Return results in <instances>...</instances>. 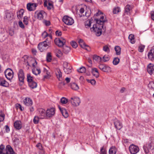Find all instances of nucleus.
<instances>
[{
  "label": "nucleus",
  "mask_w": 154,
  "mask_h": 154,
  "mask_svg": "<svg viewBox=\"0 0 154 154\" xmlns=\"http://www.w3.org/2000/svg\"><path fill=\"white\" fill-rule=\"evenodd\" d=\"M99 16L100 18H96L95 20L96 23L94 25L93 27L91 29L92 31L95 33L96 35L100 36L102 33V29H103V24L107 21L106 17L100 11H98L94 15V17Z\"/></svg>",
  "instance_id": "1"
},
{
  "label": "nucleus",
  "mask_w": 154,
  "mask_h": 154,
  "mask_svg": "<svg viewBox=\"0 0 154 154\" xmlns=\"http://www.w3.org/2000/svg\"><path fill=\"white\" fill-rule=\"evenodd\" d=\"M49 43L45 41L44 42L40 43L38 45V47L39 50L41 52H43L46 50L49 46Z\"/></svg>",
  "instance_id": "2"
},
{
  "label": "nucleus",
  "mask_w": 154,
  "mask_h": 154,
  "mask_svg": "<svg viewBox=\"0 0 154 154\" xmlns=\"http://www.w3.org/2000/svg\"><path fill=\"white\" fill-rule=\"evenodd\" d=\"M143 149L146 154L148 153L149 150L154 149V146L151 142H148L143 146Z\"/></svg>",
  "instance_id": "3"
},
{
  "label": "nucleus",
  "mask_w": 154,
  "mask_h": 154,
  "mask_svg": "<svg viewBox=\"0 0 154 154\" xmlns=\"http://www.w3.org/2000/svg\"><path fill=\"white\" fill-rule=\"evenodd\" d=\"M66 42V40L63 37L56 38L54 40L55 43L60 47H62Z\"/></svg>",
  "instance_id": "4"
},
{
  "label": "nucleus",
  "mask_w": 154,
  "mask_h": 154,
  "mask_svg": "<svg viewBox=\"0 0 154 154\" xmlns=\"http://www.w3.org/2000/svg\"><path fill=\"white\" fill-rule=\"evenodd\" d=\"M69 102L73 106H78L80 104V100L79 97H71L70 99L69 100Z\"/></svg>",
  "instance_id": "5"
},
{
  "label": "nucleus",
  "mask_w": 154,
  "mask_h": 154,
  "mask_svg": "<svg viewBox=\"0 0 154 154\" xmlns=\"http://www.w3.org/2000/svg\"><path fill=\"white\" fill-rule=\"evenodd\" d=\"M63 21L68 25H72L74 23L73 19L67 16H64L62 19Z\"/></svg>",
  "instance_id": "6"
},
{
  "label": "nucleus",
  "mask_w": 154,
  "mask_h": 154,
  "mask_svg": "<svg viewBox=\"0 0 154 154\" xmlns=\"http://www.w3.org/2000/svg\"><path fill=\"white\" fill-rule=\"evenodd\" d=\"M63 66V70L66 73L68 74L71 72L72 67L67 62H64Z\"/></svg>",
  "instance_id": "7"
},
{
  "label": "nucleus",
  "mask_w": 154,
  "mask_h": 154,
  "mask_svg": "<svg viewBox=\"0 0 154 154\" xmlns=\"http://www.w3.org/2000/svg\"><path fill=\"white\" fill-rule=\"evenodd\" d=\"M5 74L7 79L11 80L13 77V72L11 69H7L5 72Z\"/></svg>",
  "instance_id": "8"
},
{
  "label": "nucleus",
  "mask_w": 154,
  "mask_h": 154,
  "mask_svg": "<svg viewBox=\"0 0 154 154\" xmlns=\"http://www.w3.org/2000/svg\"><path fill=\"white\" fill-rule=\"evenodd\" d=\"M129 150L131 154H136L139 151V149L138 146L132 144L130 146Z\"/></svg>",
  "instance_id": "9"
},
{
  "label": "nucleus",
  "mask_w": 154,
  "mask_h": 154,
  "mask_svg": "<svg viewBox=\"0 0 154 154\" xmlns=\"http://www.w3.org/2000/svg\"><path fill=\"white\" fill-rule=\"evenodd\" d=\"M37 112L40 119H46V112L45 110L43 109L39 108L37 109Z\"/></svg>",
  "instance_id": "10"
},
{
  "label": "nucleus",
  "mask_w": 154,
  "mask_h": 154,
  "mask_svg": "<svg viewBox=\"0 0 154 154\" xmlns=\"http://www.w3.org/2000/svg\"><path fill=\"white\" fill-rule=\"evenodd\" d=\"M19 81L20 82L23 83L25 78L24 73L22 69H19L17 73Z\"/></svg>",
  "instance_id": "11"
},
{
  "label": "nucleus",
  "mask_w": 154,
  "mask_h": 154,
  "mask_svg": "<svg viewBox=\"0 0 154 154\" xmlns=\"http://www.w3.org/2000/svg\"><path fill=\"white\" fill-rule=\"evenodd\" d=\"M55 113V109L52 108L47 110L46 111V119L50 118L53 116Z\"/></svg>",
  "instance_id": "12"
},
{
  "label": "nucleus",
  "mask_w": 154,
  "mask_h": 154,
  "mask_svg": "<svg viewBox=\"0 0 154 154\" xmlns=\"http://www.w3.org/2000/svg\"><path fill=\"white\" fill-rule=\"evenodd\" d=\"M37 4L36 3H29L27 4L26 8L29 11H34L36 9Z\"/></svg>",
  "instance_id": "13"
},
{
  "label": "nucleus",
  "mask_w": 154,
  "mask_h": 154,
  "mask_svg": "<svg viewBox=\"0 0 154 154\" xmlns=\"http://www.w3.org/2000/svg\"><path fill=\"white\" fill-rule=\"evenodd\" d=\"M45 14V13L43 11H37L35 12V16L36 17L38 20H42Z\"/></svg>",
  "instance_id": "14"
},
{
  "label": "nucleus",
  "mask_w": 154,
  "mask_h": 154,
  "mask_svg": "<svg viewBox=\"0 0 154 154\" xmlns=\"http://www.w3.org/2000/svg\"><path fill=\"white\" fill-rule=\"evenodd\" d=\"M99 68L103 71L108 72L110 71V68L105 64H100L99 66Z\"/></svg>",
  "instance_id": "15"
},
{
  "label": "nucleus",
  "mask_w": 154,
  "mask_h": 154,
  "mask_svg": "<svg viewBox=\"0 0 154 154\" xmlns=\"http://www.w3.org/2000/svg\"><path fill=\"white\" fill-rule=\"evenodd\" d=\"M78 42L79 45L82 48L88 51L90 50V47L88 45L85 44L83 40L82 39H79Z\"/></svg>",
  "instance_id": "16"
},
{
  "label": "nucleus",
  "mask_w": 154,
  "mask_h": 154,
  "mask_svg": "<svg viewBox=\"0 0 154 154\" xmlns=\"http://www.w3.org/2000/svg\"><path fill=\"white\" fill-rule=\"evenodd\" d=\"M114 123L115 128L117 130H120L123 127L122 123L117 119L115 120Z\"/></svg>",
  "instance_id": "17"
},
{
  "label": "nucleus",
  "mask_w": 154,
  "mask_h": 154,
  "mask_svg": "<svg viewBox=\"0 0 154 154\" xmlns=\"http://www.w3.org/2000/svg\"><path fill=\"white\" fill-rule=\"evenodd\" d=\"M133 8V6L132 5H127L125 8V14L127 15H130V12Z\"/></svg>",
  "instance_id": "18"
},
{
  "label": "nucleus",
  "mask_w": 154,
  "mask_h": 154,
  "mask_svg": "<svg viewBox=\"0 0 154 154\" xmlns=\"http://www.w3.org/2000/svg\"><path fill=\"white\" fill-rule=\"evenodd\" d=\"M149 58L151 60H154V46L152 47L148 54Z\"/></svg>",
  "instance_id": "19"
},
{
  "label": "nucleus",
  "mask_w": 154,
  "mask_h": 154,
  "mask_svg": "<svg viewBox=\"0 0 154 154\" xmlns=\"http://www.w3.org/2000/svg\"><path fill=\"white\" fill-rule=\"evenodd\" d=\"M0 85L8 87L9 86V84L8 82L4 79L1 78L0 79Z\"/></svg>",
  "instance_id": "20"
},
{
  "label": "nucleus",
  "mask_w": 154,
  "mask_h": 154,
  "mask_svg": "<svg viewBox=\"0 0 154 154\" xmlns=\"http://www.w3.org/2000/svg\"><path fill=\"white\" fill-rule=\"evenodd\" d=\"M24 104L26 106H31L32 104V100L29 98H26L23 100Z\"/></svg>",
  "instance_id": "21"
},
{
  "label": "nucleus",
  "mask_w": 154,
  "mask_h": 154,
  "mask_svg": "<svg viewBox=\"0 0 154 154\" xmlns=\"http://www.w3.org/2000/svg\"><path fill=\"white\" fill-rule=\"evenodd\" d=\"M14 126L17 129L19 130L21 128V123L20 121H15L14 123Z\"/></svg>",
  "instance_id": "22"
},
{
  "label": "nucleus",
  "mask_w": 154,
  "mask_h": 154,
  "mask_svg": "<svg viewBox=\"0 0 154 154\" xmlns=\"http://www.w3.org/2000/svg\"><path fill=\"white\" fill-rule=\"evenodd\" d=\"M56 74L58 80L60 81H62V73L60 69H57L56 70Z\"/></svg>",
  "instance_id": "23"
},
{
  "label": "nucleus",
  "mask_w": 154,
  "mask_h": 154,
  "mask_svg": "<svg viewBox=\"0 0 154 154\" xmlns=\"http://www.w3.org/2000/svg\"><path fill=\"white\" fill-rule=\"evenodd\" d=\"M91 72L93 75L96 78H98L99 77V73L97 68H92Z\"/></svg>",
  "instance_id": "24"
},
{
  "label": "nucleus",
  "mask_w": 154,
  "mask_h": 154,
  "mask_svg": "<svg viewBox=\"0 0 154 154\" xmlns=\"http://www.w3.org/2000/svg\"><path fill=\"white\" fill-rule=\"evenodd\" d=\"M154 68H153V65L151 63L149 64L147 66V71L150 74H152V71L153 70Z\"/></svg>",
  "instance_id": "25"
},
{
  "label": "nucleus",
  "mask_w": 154,
  "mask_h": 154,
  "mask_svg": "<svg viewBox=\"0 0 154 154\" xmlns=\"http://www.w3.org/2000/svg\"><path fill=\"white\" fill-rule=\"evenodd\" d=\"M6 152L8 153H12V154H13L14 153L13 149L10 145H7L6 147L5 148Z\"/></svg>",
  "instance_id": "26"
},
{
  "label": "nucleus",
  "mask_w": 154,
  "mask_h": 154,
  "mask_svg": "<svg viewBox=\"0 0 154 154\" xmlns=\"http://www.w3.org/2000/svg\"><path fill=\"white\" fill-rule=\"evenodd\" d=\"M93 60L94 61L100 63L102 61V58L100 57L97 55H94L93 57Z\"/></svg>",
  "instance_id": "27"
},
{
  "label": "nucleus",
  "mask_w": 154,
  "mask_h": 154,
  "mask_svg": "<svg viewBox=\"0 0 154 154\" xmlns=\"http://www.w3.org/2000/svg\"><path fill=\"white\" fill-rule=\"evenodd\" d=\"M60 111L63 116L65 118H67L68 116V114L67 111L65 109H60Z\"/></svg>",
  "instance_id": "28"
},
{
  "label": "nucleus",
  "mask_w": 154,
  "mask_h": 154,
  "mask_svg": "<svg viewBox=\"0 0 154 154\" xmlns=\"http://www.w3.org/2000/svg\"><path fill=\"white\" fill-rule=\"evenodd\" d=\"M24 10L23 9H21L17 13V17L19 19H20L22 18Z\"/></svg>",
  "instance_id": "29"
},
{
  "label": "nucleus",
  "mask_w": 154,
  "mask_h": 154,
  "mask_svg": "<svg viewBox=\"0 0 154 154\" xmlns=\"http://www.w3.org/2000/svg\"><path fill=\"white\" fill-rule=\"evenodd\" d=\"M70 87L72 89L75 90H77L79 88L78 85L74 83H71Z\"/></svg>",
  "instance_id": "30"
},
{
  "label": "nucleus",
  "mask_w": 154,
  "mask_h": 154,
  "mask_svg": "<svg viewBox=\"0 0 154 154\" xmlns=\"http://www.w3.org/2000/svg\"><path fill=\"white\" fill-rule=\"evenodd\" d=\"M28 84L29 87L32 89L35 88L37 86V83L34 81L29 82Z\"/></svg>",
  "instance_id": "31"
},
{
  "label": "nucleus",
  "mask_w": 154,
  "mask_h": 154,
  "mask_svg": "<svg viewBox=\"0 0 154 154\" xmlns=\"http://www.w3.org/2000/svg\"><path fill=\"white\" fill-rule=\"evenodd\" d=\"M32 72L33 74L36 75L39 74L41 73V70L39 68H34L32 69Z\"/></svg>",
  "instance_id": "32"
},
{
  "label": "nucleus",
  "mask_w": 154,
  "mask_h": 154,
  "mask_svg": "<svg viewBox=\"0 0 154 154\" xmlns=\"http://www.w3.org/2000/svg\"><path fill=\"white\" fill-rule=\"evenodd\" d=\"M109 154H116V149L115 146H112L109 150Z\"/></svg>",
  "instance_id": "33"
},
{
  "label": "nucleus",
  "mask_w": 154,
  "mask_h": 154,
  "mask_svg": "<svg viewBox=\"0 0 154 154\" xmlns=\"http://www.w3.org/2000/svg\"><path fill=\"white\" fill-rule=\"evenodd\" d=\"M70 51L69 47L67 46H65L63 48V52L66 54H67Z\"/></svg>",
  "instance_id": "34"
},
{
  "label": "nucleus",
  "mask_w": 154,
  "mask_h": 154,
  "mask_svg": "<svg viewBox=\"0 0 154 154\" xmlns=\"http://www.w3.org/2000/svg\"><path fill=\"white\" fill-rule=\"evenodd\" d=\"M115 50L116 55H120L121 54V48L119 46H116L115 47Z\"/></svg>",
  "instance_id": "35"
},
{
  "label": "nucleus",
  "mask_w": 154,
  "mask_h": 154,
  "mask_svg": "<svg viewBox=\"0 0 154 154\" xmlns=\"http://www.w3.org/2000/svg\"><path fill=\"white\" fill-rule=\"evenodd\" d=\"M44 72L46 74V75L44 76V78L45 79H49L50 77V73L49 72L47 69L45 68L44 69Z\"/></svg>",
  "instance_id": "36"
},
{
  "label": "nucleus",
  "mask_w": 154,
  "mask_h": 154,
  "mask_svg": "<svg viewBox=\"0 0 154 154\" xmlns=\"http://www.w3.org/2000/svg\"><path fill=\"white\" fill-rule=\"evenodd\" d=\"M60 102L63 104H65L69 102V100L67 99L66 98L63 97H62L60 100Z\"/></svg>",
  "instance_id": "37"
},
{
  "label": "nucleus",
  "mask_w": 154,
  "mask_h": 154,
  "mask_svg": "<svg viewBox=\"0 0 154 154\" xmlns=\"http://www.w3.org/2000/svg\"><path fill=\"white\" fill-rule=\"evenodd\" d=\"M27 80L29 83V82L33 81V78L31 76L30 74H28L27 75Z\"/></svg>",
  "instance_id": "38"
},
{
  "label": "nucleus",
  "mask_w": 154,
  "mask_h": 154,
  "mask_svg": "<svg viewBox=\"0 0 154 154\" xmlns=\"http://www.w3.org/2000/svg\"><path fill=\"white\" fill-rule=\"evenodd\" d=\"M128 38L130 40L131 43L134 44L135 42L134 35H133L132 34L130 35L128 37Z\"/></svg>",
  "instance_id": "39"
},
{
  "label": "nucleus",
  "mask_w": 154,
  "mask_h": 154,
  "mask_svg": "<svg viewBox=\"0 0 154 154\" xmlns=\"http://www.w3.org/2000/svg\"><path fill=\"white\" fill-rule=\"evenodd\" d=\"M46 60L48 62H50L52 58L51 53L48 52L47 54Z\"/></svg>",
  "instance_id": "40"
},
{
  "label": "nucleus",
  "mask_w": 154,
  "mask_h": 154,
  "mask_svg": "<svg viewBox=\"0 0 154 154\" xmlns=\"http://www.w3.org/2000/svg\"><path fill=\"white\" fill-rule=\"evenodd\" d=\"M119 61L120 60L118 57H115L113 60V64L114 65H117L119 63Z\"/></svg>",
  "instance_id": "41"
},
{
  "label": "nucleus",
  "mask_w": 154,
  "mask_h": 154,
  "mask_svg": "<svg viewBox=\"0 0 154 154\" xmlns=\"http://www.w3.org/2000/svg\"><path fill=\"white\" fill-rule=\"evenodd\" d=\"M121 11L120 8L119 7L115 8L113 9V12L114 14H116Z\"/></svg>",
  "instance_id": "42"
},
{
  "label": "nucleus",
  "mask_w": 154,
  "mask_h": 154,
  "mask_svg": "<svg viewBox=\"0 0 154 154\" xmlns=\"http://www.w3.org/2000/svg\"><path fill=\"white\" fill-rule=\"evenodd\" d=\"M77 71L79 72L85 73L86 71V69L84 67H82L78 69Z\"/></svg>",
  "instance_id": "43"
},
{
  "label": "nucleus",
  "mask_w": 154,
  "mask_h": 154,
  "mask_svg": "<svg viewBox=\"0 0 154 154\" xmlns=\"http://www.w3.org/2000/svg\"><path fill=\"white\" fill-rule=\"evenodd\" d=\"M39 121V118L38 116H35L33 120V122L35 124H37L38 123Z\"/></svg>",
  "instance_id": "44"
},
{
  "label": "nucleus",
  "mask_w": 154,
  "mask_h": 154,
  "mask_svg": "<svg viewBox=\"0 0 154 154\" xmlns=\"http://www.w3.org/2000/svg\"><path fill=\"white\" fill-rule=\"evenodd\" d=\"M87 81L88 83H90L92 85H94L96 83V82L94 79H87Z\"/></svg>",
  "instance_id": "45"
},
{
  "label": "nucleus",
  "mask_w": 154,
  "mask_h": 154,
  "mask_svg": "<svg viewBox=\"0 0 154 154\" xmlns=\"http://www.w3.org/2000/svg\"><path fill=\"white\" fill-rule=\"evenodd\" d=\"M23 23L26 25H27L28 24V17L25 16L23 17Z\"/></svg>",
  "instance_id": "46"
},
{
  "label": "nucleus",
  "mask_w": 154,
  "mask_h": 154,
  "mask_svg": "<svg viewBox=\"0 0 154 154\" xmlns=\"http://www.w3.org/2000/svg\"><path fill=\"white\" fill-rule=\"evenodd\" d=\"M103 60L104 62H106L109 60V57L107 55H105L103 57Z\"/></svg>",
  "instance_id": "47"
},
{
  "label": "nucleus",
  "mask_w": 154,
  "mask_h": 154,
  "mask_svg": "<svg viewBox=\"0 0 154 154\" xmlns=\"http://www.w3.org/2000/svg\"><path fill=\"white\" fill-rule=\"evenodd\" d=\"M103 50L105 52H109V49L107 45L104 46L103 47Z\"/></svg>",
  "instance_id": "48"
},
{
  "label": "nucleus",
  "mask_w": 154,
  "mask_h": 154,
  "mask_svg": "<svg viewBox=\"0 0 154 154\" xmlns=\"http://www.w3.org/2000/svg\"><path fill=\"white\" fill-rule=\"evenodd\" d=\"M71 45L73 48H76L77 47V45L76 43L74 41H72L70 43Z\"/></svg>",
  "instance_id": "49"
},
{
  "label": "nucleus",
  "mask_w": 154,
  "mask_h": 154,
  "mask_svg": "<svg viewBox=\"0 0 154 154\" xmlns=\"http://www.w3.org/2000/svg\"><path fill=\"white\" fill-rule=\"evenodd\" d=\"M46 7L48 10H50L53 7V5L51 2H50L47 5V6H46Z\"/></svg>",
  "instance_id": "50"
},
{
  "label": "nucleus",
  "mask_w": 154,
  "mask_h": 154,
  "mask_svg": "<svg viewBox=\"0 0 154 154\" xmlns=\"http://www.w3.org/2000/svg\"><path fill=\"white\" fill-rule=\"evenodd\" d=\"M145 46L143 45H141L139 47L138 51L140 52H142L144 50Z\"/></svg>",
  "instance_id": "51"
},
{
  "label": "nucleus",
  "mask_w": 154,
  "mask_h": 154,
  "mask_svg": "<svg viewBox=\"0 0 154 154\" xmlns=\"http://www.w3.org/2000/svg\"><path fill=\"white\" fill-rule=\"evenodd\" d=\"M100 154H106V152L104 147H103L100 149Z\"/></svg>",
  "instance_id": "52"
},
{
  "label": "nucleus",
  "mask_w": 154,
  "mask_h": 154,
  "mask_svg": "<svg viewBox=\"0 0 154 154\" xmlns=\"http://www.w3.org/2000/svg\"><path fill=\"white\" fill-rule=\"evenodd\" d=\"M43 22L46 26H49L51 24L49 20H45L43 21Z\"/></svg>",
  "instance_id": "53"
},
{
  "label": "nucleus",
  "mask_w": 154,
  "mask_h": 154,
  "mask_svg": "<svg viewBox=\"0 0 154 154\" xmlns=\"http://www.w3.org/2000/svg\"><path fill=\"white\" fill-rule=\"evenodd\" d=\"M36 146L40 150H43V147H42V144L40 143H38L36 145Z\"/></svg>",
  "instance_id": "54"
},
{
  "label": "nucleus",
  "mask_w": 154,
  "mask_h": 154,
  "mask_svg": "<svg viewBox=\"0 0 154 154\" xmlns=\"http://www.w3.org/2000/svg\"><path fill=\"white\" fill-rule=\"evenodd\" d=\"M91 25V22L90 21H88L86 22L85 23V26L86 28H89L90 27Z\"/></svg>",
  "instance_id": "55"
},
{
  "label": "nucleus",
  "mask_w": 154,
  "mask_h": 154,
  "mask_svg": "<svg viewBox=\"0 0 154 154\" xmlns=\"http://www.w3.org/2000/svg\"><path fill=\"white\" fill-rule=\"evenodd\" d=\"M5 149V146L2 144L0 146V154H2L3 150Z\"/></svg>",
  "instance_id": "56"
},
{
  "label": "nucleus",
  "mask_w": 154,
  "mask_h": 154,
  "mask_svg": "<svg viewBox=\"0 0 154 154\" xmlns=\"http://www.w3.org/2000/svg\"><path fill=\"white\" fill-rule=\"evenodd\" d=\"M148 86L150 88H154V82H150L148 84Z\"/></svg>",
  "instance_id": "57"
},
{
  "label": "nucleus",
  "mask_w": 154,
  "mask_h": 154,
  "mask_svg": "<svg viewBox=\"0 0 154 154\" xmlns=\"http://www.w3.org/2000/svg\"><path fill=\"white\" fill-rule=\"evenodd\" d=\"M50 2L49 0H44V5L45 7L47 6V5Z\"/></svg>",
  "instance_id": "58"
},
{
  "label": "nucleus",
  "mask_w": 154,
  "mask_h": 154,
  "mask_svg": "<svg viewBox=\"0 0 154 154\" xmlns=\"http://www.w3.org/2000/svg\"><path fill=\"white\" fill-rule=\"evenodd\" d=\"M56 35L57 36H60L62 34V32L61 31L59 30H57L55 32Z\"/></svg>",
  "instance_id": "59"
},
{
  "label": "nucleus",
  "mask_w": 154,
  "mask_h": 154,
  "mask_svg": "<svg viewBox=\"0 0 154 154\" xmlns=\"http://www.w3.org/2000/svg\"><path fill=\"white\" fill-rule=\"evenodd\" d=\"M42 37L44 38H45L48 35V34L45 31H44L42 34Z\"/></svg>",
  "instance_id": "60"
},
{
  "label": "nucleus",
  "mask_w": 154,
  "mask_h": 154,
  "mask_svg": "<svg viewBox=\"0 0 154 154\" xmlns=\"http://www.w3.org/2000/svg\"><path fill=\"white\" fill-rule=\"evenodd\" d=\"M19 26L22 28H24V26L21 21L19 22Z\"/></svg>",
  "instance_id": "61"
},
{
  "label": "nucleus",
  "mask_w": 154,
  "mask_h": 154,
  "mask_svg": "<svg viewBox=\"0 0 154 154\" xmlns=\"http://www.w3.org/2000/svg\"><path fill=\"white\" fill-rule=\"evenodd\" d=\"M5 130L6 132L8 133L10 131V128L7 125L5 126Z\"/></svg>",
  "instance_id": "62"
},
{
  "label": "nucleus",
  "mask_w": 154,
  "mask_h": 154,
  "mask_svg": "<svg viewBox=\"0 0 154 154\" xmlns=\"http://www.w3.org/2000/svg\"><path fill=\"white\" fill-rule=\"evenodd\" d=\"M151 19H152V20L154 21V11H151Z\"/></svg>",
  "instance_id": "63"
},
{
  "label": "nucleus",
  "mask_w": 154,
  "mask_h": 154,
  "mask_svg": "<svg viewBox=\"0 0 154 154\" xmlns=\"http://www.w3.org/2000/svg\"><path fill=\"white\" fill-rule=\"evenodd\" d=\"M85 11L84 9L83 8H80L79 10V11L80 12V13L82 14L83 13H84Z\"/></svg>",
  "instance_id": "64"
}]
</instances>
